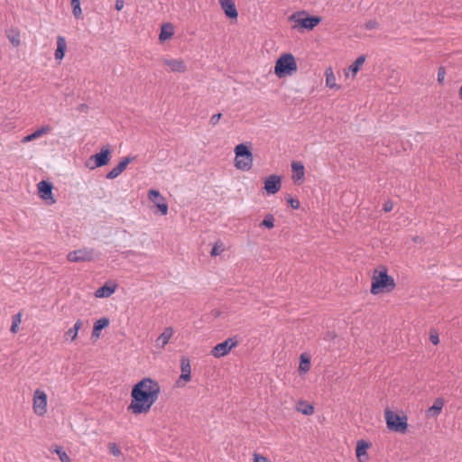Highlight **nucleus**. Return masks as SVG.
<instances>
[{
	"mask_svg": "<svg viewBox=\"0 0 462 462\" xmlns=\"http://www.w3.org/2000/svg\"><path fill=\"white\" fill-rule=\"evenodd\" d=\"M161 387L157 381L144 377L131 391V402L127 411L134 415L147 414L158 401Z\"/></svg>",
	"mask_w": 462,
	"mask_h": 462,
	"instance_id": "1",
	"label": "nucleus"
},
{
	"mask_svg": "<svg viewBox=\"0 0 462 462\" xmlns=\"http://www.w3.org/2000/svg\"><path fill=\"white\" fill-rule=\"evenodd\" d=\"M397 287L393 276L389 274L386 265H378L372 271L370 293L374 296L389 294Z\"/></svg>",
	"mask_w": 462,
	"mask_h": 462,
	"instance_id": "2",
	"label": "nucleus"
},
{
	"mask_svg": "<svg viewBox=\"0 0 462 462\" xmlns=\"http://www.w3.org/2000/svg\"><path fill=\"white\" fill-rule=\"evenodd\" d=\"M383 418L389 431L406 434L409 430V418L403 411H394L391 408L383 410Z\"/></svg>",
	"mask_w": 462,
	"mask_h": 462,
	"instance_id": "3",
	"label": "nucleus"
},
{
	"mask_svg": "<svg viewBox=\"0 0 462 462\" xmlns=\"http://www.w3.org/2000/svg\"><path fill=\"white\" fill-rule=\"evenodd\" d=\"M298 70L297 60L291 53H282L276 60L274 74L279 79L293 76Z\"/></svg>",
	"mask_w": 462,
	"mask_h": 462,
	"instance_id": "4",
	"label": "nucleus"
},
{
	"mask_svg": "<svg viewBox=\"0 0 462 462\" xmlns=\"http://www.w3.org/2000/svg\"><path fill=\"white\" fill-rule=\"evenodd\" d=\"M234 165L236 170L249 171L254 165V156L246 143H238L234 149Z\"/></svg>",
	"mask_w": 462,
	"mask_h": 462,
	"instance_id": "5",
	"label": "nucleus"
},
{
	"mask_svg": "<svg viewBox=\"0 0 462 462\" xmlns=\"http://www.w3.org/2000/svg\"><path fill=\"white\" fill-rule=\"evenodd\" d=\"M288 19L292 23L291 28L299 32L311 31L321 22L319 16H309L305 11L295 12Z\"/></svg>",
	"mask_w": 462,
	"mask_h": 462,
	"instance_id": "6",
	"label": "nucleus"
},
{
	"mask_svg": "<svg viewBox=\"0 0 462 462\" xmlns=\"http://www.w3.org/2000/svg\"><path fill=\"white\" fill-rule=\"evenodd\" d=\"M32 411L38 417H43L48 412V395L42 389L37 388L33 392Z\"/></svg>",
	"mask_w": 462,
	"mask_h": 462,
	"instance_id": "7",
	"label": "nucleus"
},
{
	"mask_svg": "<svg viewBox=\"0 0 462 462\" xmlns=\"http://www.w3.org/2000/svg\"><path fill=\"white\" fill-rule=\"evenodd\" d=\"M111 149L108 145L103 146L98 153H96L88 159L86 166L91 170L106 165L110 161Z\"/></svg>",
	"mask_w": 462,
	"mask_h": 462,
	"instance_id": "8",
	"label": "nucleus"
},
{
	"mask_svg": "<svg viewBox=\"0 0 462 462\" xmlns=\"http://www.w3.org/2000/svg\"><path fill=\"white\" fill-rule=\"evenodd\" d=\"M163 66L171 73H185L188 70L185 60L181 58L165 57L162 60Z\"/></svg>",
	"mask_w": 462,
	"mask_h": 462,
	"instance_id": "9",
	"label": "nucleus"
},
{
	"mask_svg": "<svg viewBox=\"0 0 462 462\" xmlns=\"http://www.w3.org/2000/svg\"><path fill=\"white\" fill-rule=\"evenodd\" d=\"M238 345L236 338L229 337L225 341L216 345L212 350L211 355L216 358H220L228 355L233 348Z\"/></svg>",
	"mask_w": 462,
	"mask_h": 462,
	"instance_id": "10",
	"label": "nucleus"
},
{
	"mask_svg": "<svg viewBox=\"0 0 462 462\" xmlns=\"http://www.w3.org/2000/svg\"><path fill=\"white\" fill-rule=\"evenodd\" d=\"M52 184L46 180H41L37 184L39 197L44 201H46L49 205L56 203V199H54L52 194Z\"/></svg>",
	"mask_w": 462,
	"mask_h": 462,
	"instance_id": "11",
	"label": "nucleus"
},
{
	"mask_svg": "<svg viewBox=\"0 0 462 462\" xmlns=\"http://www.w3.org/2000/svg\"><path fill=\"white\" fill-rule=\"evenodd\" d=\"M180 375L177 381L179 386H183L191 380L190 361L187 356H181L180 360Z\"/></svg>",
	"mask_w": 462,
	"mask_h": 462,
	"instance_id": "12",
	"label": "nucleus"
},
{
	"mask_svg": "<svg viewBox=\"0 0 462 462\" xmlns=\"http://www.w3.org/2000/svg\"><path fill=\"white\" fill-rule=\"evenodd\" d=\"M67 259L70 263L89 262L93 260V251L88 248H82L69 252Z\"/></svg>",
	"mask_w": 462,
	"mask_h": 462,
	"instance_id": "13",
	"label": "nucleus"
},
{
	"mask_svg": "<svg viewBox=\"0 0 462 462\" xmlns=\"http://www.w3.org/2000/svg\"><path fill=\"white\" fill-rule=\"evenodd\" d=\"M282 188V177L272 174L265 178L263 181V189L267 194H276Z\"/></svg>",
	"mask_w": 462,
	"mask_h": 462,
	"instance_id": "14",
	"label": "nucleus"
},
{
	"mask_svg": "<svg viewBox=\"0 0 462 462\" xmlns=\"http://www.w3.org/2000/svg\"><path fill=\"white\" fill-rule=\"evenodd\" d=\"M148 199L152 203L155 204L159 211L162 216L168 214V205L165 202V199L161 195L160 191L157 189H150L148 191Z\"/></svg>",
	"mask_w": 462,
	"mask_h": 462,
	"instance_id": "15",
	"label": "nucleus"
},
{
	"mask_svg": "<svg viewBox=\"0 0 462 462\" xmlns=\"http://www.w3.org/2000/svg\"><path fill=\"white\" fill-rule=\"evenodd\" d=\"M291 180L295 184L300 185L305 180V168L301 162H291Z\"/></svg>",
	"mask_w": 462,
	"mask_h": 462,
	"instance_id": "16",
	"label": "nucleus"
},
{
	"mask_svg": "<svg viewBox=\"0 0 462 462\" xmlns=\"http://www.w3.org/2000/svg\"><path fill=\"white\" fill-rule=\"evenodd\" d=\"M366 57L365 55L358 56L354 62H352L346 69L344 70V75L346 78L351 77L355 79L356 74L362 69L365 64Z\"/></svg>",
	"mask_w": 462,
	"mask_h": 462,
	"instance_id": "17",
	"label": "nucleus"
},
{
	"mask_svg": "<svg viewBox=\"0 0 462 462\" xmlns=\"http://www.w3.org/2000/svg\"><path fill=\"white\" fill-rule=\"evenodd\" d=\"M174 334V329L171 327H166L163 331L155 339V346L158 349H163L170 342Z\"/></svg>",
	"mask_w": 462,
	"mask_h": 462,
	"instance_id": "18",
	"label": "nucleus"
},
{
	"mask_svg": "<svg viewBox=\"0 0 462 462\" xmlns=\"http://www.w3.org/2000/svg\"><path fill=\"white\" fill-rule=\"evenodd\" d=\"M370 448V443L364 439H360L356 442V456L358 462H368L369 456L367 453L368 448Z\"/></svg>",
	"mask_w": 462,
	"mask_h": 462,
	"instance_id": "19",
	"label": "nucleus"
},
{
	"mask_svg": "<svg viewBox=\"0 0 462 462\" xmlns=\"http://www.w3.org/2000/svg\"><path fill=\"white\" fill-rule=\"evenodd\" d=\"M117 289V284L116 282H107L102 287L98 288L95 291V297L101 298H109L112 294L116 292Z\"/></svg>",
	"mask_w": 462,
	"mask_h": 462,
	"instance_id": "20",
	"label": "nucleus"
},
{
	"mask_svg": "<svg viewBox=\"0 0 462 462\" xmlns=\"http://www.w3.org/2000/svg\"><path fill=\"white\" fill-rule=\"evenodd\" d=\"M219 5L226 17L237 19L238 12L234 0H219Z\"/></svg>",
	"mask_w": 462,
	"mask_h": 462,
	"instance_id": "21",
	"label": "nucleus"
},
{
	"mask_svg": "<svg viewBox=\"0 0 462 462\" xmlns=\"http://www.w3.org/2000/svg\"><path fill=\"white\" fill-rule=\"evenodd\" d=\"M294 409L297 412L306 416H311L315 412L314 406L304 399H299L295 402Z\"/></svg>",
	"mask_w": 462,
	"mask_h": 462,
	"instance_id": "22",
	"label": "nucleus"
},
{
	"mask_svg": "<svg viewBox=\"0 0 462 462\" xmlns=\"http://www.w3.org/2000/svg\"><path fill=\"white\" fill-rule=\"evenodd\" d=\"M131 162L132 158L130 157L123 158L121 162L106 174V178L109 180L117 178L126 169Z\"/></svg>",
	"mask_w": 462,
	"mask_h": 462,
	"instance_id": "23",
	"label": "nucleus"
},
{
	"mask_svg": "<svg viewBox=\"0 0 462 462\" xmlns=\"http://www.w3.org/2000/svg\"><path fill=\"white\" fill-rule=\"evenodd\" d=\"M445 402L441 397L436 398L432 403V405L426 411V414L430 418L438 417L444 407Z\"/></svg>",
	"mask_w": 462,
	"mask_h": 462,
	"instance_id": "24",
	"label": "nucleus"
},
{
	"mask_svg": "<svg viewBox=\"0 0 462 462\" xmlns=\"http://www.w3.org/2000/svg\"><path fill=\"white\" fill-rule=\"evenodd\" d=\"M109 319L106 317L97 319L93 325V329L91 333L92 338L98 339L101 336L102 329L107 328L109 326Z\"/></svg>",
	"mask_w": 462,
	"mask_h": 462,
	"instance_id": "25",
	"label": "nucleus"
},
{
	"mask_svg": "<svg viewBox=\"0 0 462 462\" xmlns=\"http://www.w3.org/2000/svg\"><path fill=\"white\" fill-rule=\"evenodd\" d=\"M175 30L174 26L171 23H165L161 25V32L159 34V41L161 42H164L169 41L174 35Z\"/></svg>",
	"mask_w": 462,
	"mask_h": 462,
	"instance_id": "26",
	"label": "nucleus"
},
{
	"mask_svg": "<svg viewBox=\"0 0 462 462\" xmlns=\"http://www.w3.org/2000/svg\"><path fill=\"white\" fill-rule=\"evenodd\" d=\"M83 326V321L81 319L76 320L74 326L70 328H69L64 333V340L69 342H74L79 336V331Z\"/></svg>",
	"mask_w": 462,
	"mask_h": 462,
	"instance_id": "27",
	"label": "nucleus"
},
{
	"mask_svg": "<svg viewBox=\"0 0 462 462\" xmlns=\"http://www.w3.org/2000/svg\"><path fill=\"white\" fill-rule=\"evenodd\" d=\"M67 51V42L65 37L59 35L57 37V48L54 53L55 60L60 62L64 57Z\"/></svg>",
	"mask_w": 462,
	"mask_h": 462,
	"instance_id": "28",
	"label": "nucleus"
},
{
	"mask_svg": "<svg viewBox=\"0 0 462 462\" xmlns=\"http://www.w3.org/2000/svg\"><path fill=\"white\" fill-rule=\"evenodd\" d=\"M326 86L329 89L339 90L341 87L337 84V79L332 67H328L325 69Z\"/></svg>",
	"mask_w": 462,
	"mask_h": 462,
	"instance_id": "29",
	"label": "nucleus"
},
{
	"mask_svg": "<svg viewBox=\"0 0 462 462\" xmlns=\"http://www.w3.org/2000/svg\"><path fill=\"white\" fill-rule=\"evenodd\" d=\"M310 367H311L310 356L307 353H302L300 356V364H299V368H298L299 374L300 375L306 374L310 370Z\"/></svg>",
	"mask_w": 462,
	"mask_h": 462,
	"instance_id": "30",
	"label": "nucleus"
},
{
	"mask_svg": "<svg viewBox=\"0 0 462 462\" xmlns=\"http://www.w3.org/2000/svg\"><path fill=\"white\" fill-rule=\"evenodd\" d=\"M6 36L14 47H18L21 44V32L18 28H11L6 32Z\"/></svg>",
	"mask_w": 462,
	"mask_h": 462,
	"instance_id": "31",
	"label": "nucleus"
},
{
	"mask_svg": "<svg viewBox=\"0 0 462 462\" xmlns=\"http://www.w3.org/2000/svg\"><path fill=\"white\" fill-rule=\"evenodd\" d=\"M22 318H23V313L22 312H18L16 313L15 315L13 316L12 318V325H11V328H10V331L12 334H16L19 329H20V325L22 323Z\"/></svg>",
	"mask_w": 462,
	"mask_h": 462,
	"instance_id": "32",
	"label": "nucleus"
},
{
	"mask_svg": "<svg viewBox=\"0 0 462 462\" xmlns=\"http://www.w3.org/2000/svg\"><path fill=\"white\" fill-rule=\"evenodd\" d=\"M51 131V126L49 125H43L32 133L34 140L48 134Z\"/></svg>",
	"mask_w": 462,
	"mask_h": 462,
	"instance_id": "33",
	"label": "nucleus"
},
{
	"mask_svg": "<svg viewBox=\"0 0 462 462\" xmlns=\"http://www.w3.org/2000/svg\"><path fill=\"white\" fill-rule=\"evenodd\" d=\"M225 251V245L221 241H217L212 247L210 255L213 257L220 255Z\"/></svg>",
	"mask_w": 462,
	"mask_h": 462,
	"instance_id": "34",
	"label": "nucleus"
},
{
	"mask_svg": "<svg viewBox=\"0 0 462 462\" xmlns=\"http://www.w3.org/2000/svg\"><path fill=\"white\" fill-rule=\"evenodd\" d=\"M72 13L76 18L82 16V9L80 6V0H71Z\"/></svg>",
	"mask_w": 462,
	"mask_h": 462,
	"instance_id": "35",
	"label": "nucleus"
},
{
	"mask_svg": "<svg viewBox=\"0 0 462 462\" xmlns=\"http://www.w3.org/2000/svg\"><path fill=\"white\" fill-rule=\"evenodd\" d=\"M54 452L58 455L61 462H71L70 457L60 446H56Z\"/></svg>",
	"mask_w": 462,
	"mask_h": 462,
	"instance_id": "36",
	"label": "nucleus"
},
{
	"mask_svg": "<svg viewBox=\"0 0 462 462\" xmlns=\"http://www.w3.org/2000/svg\"><path fill=\"white\" fill-rule=\"evenodd\" d=\"M260 226L272 229L274 226V217L272 214L266 215Z\"/></svg>",
	"mask_w": 462,
	"mask_h": 462,
	"instance_id": "37",
	"label": "nucleus"
},
{
	"mask_svg": "<svg viewBox=\"0 0 462 462\" xmlns=\"http://www.w3.org/2000/svg\"><path fill=\"white\" fill-rule=\"evenodd\" d=\"M108 449H109V452L115 457H119L122 454L121 448H119V446L114 442H110L108 444Z\"/></svg>",
	"mask_w": 462,
	"mask_h": 462,
	"instance_id": "38",
	"label": "nucleus"
},
{
	"mask_svg": "<svg viewBox=\"0 0 462 462\" xmlns=\"http://www.w3.org/2000/svg\"><path fill=\"white\" fill-rule=\"evenodd\" d=\"M380 24L377 20L372 19L367 22H365L364 27L368 31L377 30L379 28Z\"/></svg>",
	"mask_w": 462,
	"mask_h": 462,
	"instance_id": "39",
	"label": "nucleus"
},
{
	"mask_svg": "<svg viewBox=\"0 0 462 462\" xmlns=\"http://www.w3.org/2000/svg\"><path fill=\"white\" fill-rule=\"evenodd\" d=\"M253 462H272V460L260 453L254 452L253 454Z\"/></svg>",
	"mask_w": 462,
	"mask_h": 462,
	"instance_id": "40",
	"label": "nucleus"
},
{
	"mask_svg": "<svg viewBox=\"0 0 462 462\" xmlns=\"http://www.w3.org/2000/svg\"><path fill=\"white\" fill-rule=\"evenodd\" d=\"M287 201L293 209H298L300 206L299 199H294L291 196L287 198Z\"/></svg>",
	"mask_w": 462,
	"mask_h": 462,
	"instance_id": "41",
	"label": "nucleus"
},
{
	"mask_svg": "<svg viewBox=\"0 0 462 462\" xmlns=\"http://www.w3.org/2000/svg\"><path fill=\"white\" fill-rule=\"evenodd\" d=\"M446 71L443 67H440L438 70V81L439 83H442L445 79Z\"/></svg>",
	"mask_w": 462,
	"mask_h": 462,
	"instance_id": "42",
	"label": "nucleus"
},
{
	"mask_svg": "<svg viewBox=\"0 0 462 462\" xmlns=\"http://www.w3.org/2000/svg\"><path fill=\"white\" fill-rule=\"evenodd\" d=\"M221 116H222V114L221 113H217V114H215L213 115L211 117H210V124L212 125H217V123L219 122V120L221 119Z\"/></svg>",
	"mask_w": 462,
	"mask_h": 462,
	"instance_id": "43",
	"label": "nucleus"
},
{
	"mask_svg": "<svg viewBox=\"0 0 462 462\" xmlns=\"http://www.w3.org/2000/svg\"><path fill=\"white\" fill-rule=\"evenodd\" d=\"M393 204L392 201L388 200V201L384 202V204L383 206V211L390 212L393 210Z\"/></svg>",
	"mask_w": 462,
	"mask_h": 462,
	"instance_id": "44",
	"label": "nucleus"
},
{
	"mask_svg": "<svg viewBox=\"0 0 462 462\" xmlns=\"http://www.w3.org/2000/svg\"><path fill=\"white\" fill-rule=\"evenodd\" d=\"M430 342L435 346L439 343V337L438 334H431L430 337Z\"/></svg>",
	"mask_w": 462,
	"mask_h": 462,
	"instance_id": "45",
	"label": "nucleus"
},
{
	"mask_svg": "<svg viewBox=\"0 0 462 462\" xmlns=\"http://www.w3.org/2000/svg\"><path fill=\"white\" fill-rule=\"evenodd\" d=\"M125 6V1L124 0H116L115 7L117 11H121Z\"/></svg>",
	"mask_w": 462,
	"mask_h": 462,
	"instance_id": "46",
	"label": "nucleus"
},
{
	"mask_svg": "<svg viewBox=\"0 0 462 462\" xmlns=\"http://www.w3.org/2000/svg\"><path fill=\"white\" fill-rule=\"evenodd\" d=\"M34 141V138L32 136V133L24 136L23 139H22V143H30V142H32Z\"/></svg>",
	"mask_w": 462,
	"mask_h": 462,
	"instance_id": "47",
	"label": "nucleus"
},
{
	"mask_svg": "<svg viewBox=\"0 0 462 462\" xmlns=\"http://www.w3.org/2000/svg\"><path fill=\"white\" fill-rule=\"evenodd\" d=\"M415 243H420L422 241V237L420 236H415L412 239Z\"/></svg>",
	"mask_w": 462,
	"mask_h": 462,
	"instance_id": "48",
	"label": "nucleus"
},
{
	"mask_svg": "<svg viewBox=\"0 0 462 462\" xmlns=\"http://www.w3.org/2000/svg\"><path fill=\"white\" fill-rule=\"evenodd\" d=\"M458 94H459V97L462 99V86L459 88Z\"/></svg>",
	"mask_w": 462,
	"mask_h": 462,
	"instance_id": "49",
	"label": "nucleus"
}]
</instances>
